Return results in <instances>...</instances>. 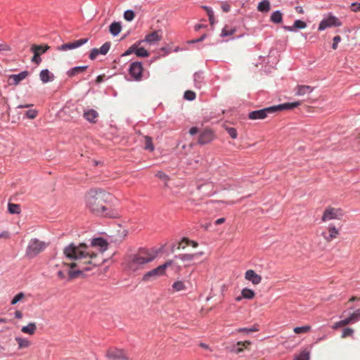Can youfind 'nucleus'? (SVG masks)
I'll return each instance as SVG.
<instances>
[{
  "mask_svg": "<svg viewBox=\"0 0 360 360\" xmlns=\"http://www.w3.org/2000/svg\"><path fill=\"white\" fill-rule=\"evenodd\" d=\"M250 344L251 342L250 341L238 342L233 351L236 354H239L243 351L244 348L250 345Z\"/></svg>",
  "mask_w": 360,
  "mask_h": 360,
  "instance_id": "5701e85b",
  "label": "nucleus"
},
{
  "mask_svg": "<svg viewBox=\"0 0 360 360\" xmlns=\"http://www.w3.org/2000/svg\"><path fill=\"white\" fill-rule=\"evenodd\" d=\"M25 115L29 119H34L37 115V111L36 110H28L26 111Z\"/></svg>",
  "mask_w": 360,
  "mask_h": 360,
  "instance_id": "79ce46f5",
  "label": "nucleus"
},
{
  "mask_svg": "<svg viewBox=\"0 0 360 360\" xmlns=\"http://www.w3.org/2000/svg\"><path fill=\"white\" fill-rule=\"evenodd\" d=\"M172 264V261H167L165 264L158 266L157 268L148 271L143 275L142 280L143 281H149L151 280L156 279L157 278L161 276H163L165 274L167 268L169 266Z\"/></svg>",
  "mask_w": 360,
  "mask_h": 360,
  "instance_id": "39448f33",
  "label": "nucleus"
},
{
  "mask_svg": "<svg viewBox=\"0 0 360 360\" xmlns=\"http://www.w3.org/2000/svg\"><path fill=\"white\" fill-rule=\"evenodd\" d=\"M108 243L102 238H94L89 245L79 243L78 245L71 243L63 250L66 260L64 269L58 272V276L69 280L76 278L84 271L92 270L103 263L102 254L108 249Z\"/></svg>",
  "mask_w": 360,
  "mask_h": 360,
  "instance_id": "f257e3e1",
  "label": "nucleus"
},
{
  "mask_svg": "<svg viewBox=\"0 0 360 360\" xmlns=\"http://www.w3.org/2000/svg\"><path fill=\"white\" fill-rule=\"evenodd\" d=\"M230 8H231V6L229 4L227 3H224L222 5H221V9L223 10V11L224 12H229L230 11Z\"/></svg>",
  "mask_w": 360,
  "mask_h": 360,
  "instance_id": "864d4df0",
  "label": "nucleus"
},
{
  "mask_svg": "<svg viewBox=\"0 0 360 360\" xmlns=\"http://www.w3.org/2000/svg\"><path fill=\"white\" fill-rule=\"evenodd\" d=\"M40 79L41 80L45 83V77H46V75H45V70H42L41 72H40Z\"/></svg>",
  "mask_w": 360,
  "mask_h": 360,
  "instance_id": "052dcab7",
  "label": "nucleus"
},
{
  "mask_svg": "<svg viewBox=\"0 0 360 360\" xmlns=\"http://www.w3.org/2000/svg\"><path fill=\"white\" fill-rule=\"evenodd\" d=\"M15 340L18 344L19 349L26 348L30 345V342L26 339L15 338Z\"/></svg>",
  "mask_w": 360,
  "mask_h": 360,
  "instance_id": "473e14b6",
  "label": "nucleus"
},
{
  "mask_svg": "<svg viewBox=\"0 0 360 360\" xmlns=\"http://www.w3.org/2000/svg\"><path fill=\"white\" fill-rule=\"evenodd\" d=\"M143 70V65L140 62L132 63L129 69V75L136 81H140L142 79Z\"/></svg>",
  "mask_w": 360,
  "mask_h": 360,
  "instance_id": "9d476101",
  "label": "nucleus"
},
{
  "mask_svg": "<svg viewBox=\"0 0 360 360\" xmlns=\"http://www.w3.org/2000/svg\"><path fill=\"white\" fill-rule=\"evenodd\" d=\"M186 290V286L184 281H176L172 285V292H180Z\"/></svg>",
  "mask_w": 360,
  "mask_h": 360,
  "instance_id": "4be33fe9",
  "label": "nucleus"
},
{
  "mask_svg": "<svg viewBox=\"0 0 360 360\" xmlns=\"http://www.w3.org/2000/svg\"><path fill=\"white\" fill-rule=\"evenodd\" d=\"M27 75H28V73L27 71H23V72H20L18 75H11L9 77V79H12L13 80L12 84L16 85V84H19L20 81L24 79L27 76Z\"/></svg>",
  "mask_w": 360,
  "mask_h": 360,
  "instance_id": "aec40b11",
  "label": "nucleus"
},
{
  "mask_svg": "<svg viewBox=\"0 0 360 360\" xmlns=\"http://www.w3.org/2000/svg\"><path fill=\"white\" fill-rule=\"evenodd\" d=\"M8 236H9L8 233L7 231H4V232L0 233V238H8Z\"/></svg>",
  "mask_w": 360,
  "mask_h": 360,
  "instance_id": "774afa93",
  "label": "nucleus"
},
{
  "mask_svg": "<svg viewBox=\"0 0 360 360\" xmlns=\"http://www.w3.org/2000/svg\"><path fill=\"white\" fill-rule=\"evenodd\" d=\"M343 212L341 209L328 207L325 209L321 219L323 221L340 219L343 217Z\"/></svg>",
  "mask_w": 360,
  "mask_h": 360,
  "instance_id": "0eeeda50",
  "label": "nucleus"
},
{
  "mask_svg": "<svg viewBox=\"0 0 360 360\" xmlns=\"http://www.w3.org/2000/svg\"><path fill=\"white\" fill-rule=\"evenodd\" d=\"M111 195L103 190H90L85 196L86 206L91 212L96 215H105L107 202Z\"/></svg>",
  "mask_w": 360,
  "mask_h": 360,
  "instance_id": "7ed1b4c3",
  "label": "nucleus"
},
{
  "mask_svg": "<svg viewBox=\"0 0 360 360\" xmlns=\"http://www.w3.org/2000/svg\"><path fill=\"white\" fill-rule=\"evenodd\" d=\"M226 131L228 132V134H229V136L232 139H236L237 138L238 134H237V131H236V129L235 128H233V127H226Z\"/></svg>",
  "mask_w": 360,
  "mask_h": 360,
  "instance_id": "58836bf2",
  "label": "nucleus"
},
{
  "mask_svg": "<svg viewBox=\"0 0 360 360\" xmlns=\"http://www.w3.org/2000/svg\"><path fill=\"white\" fill-rule=\"evenodd\" d=\"M191 245L193 248H197L198 244L195 241L190 240L188 238H184L179 244L178 249H184L186 246Z\"/></svg>",
  "mask_w": 360,
  "mask_h": 360,
  "instance_id": "b1692460",
  "label": "nucleus"
},
{
  "mask_svg": "<svg viewBox=\"0 0 360 360\" xmlns=\"http://www.w3.org/2000/svg\"><path fill=\"white\" fill-rule=\"evenodd\" d=\"M156 176H158V178L161 179H164V180H168L169 179V177L168 176L162 172H158L157 174H156Z\"/></svg>",
  "mask_w": 360,
  "mask_h": 360,
  "instance_id": "603ef678",
  "label": "nucleus"
},
{
  "mask_svg": "<svg viewBox=\"0 0 360 360\" xmlns=\"http://www.w3.org/2000/svg\"><path fill=\"white\" fill-rule=\"evenodd\" d=\"M258 11L261 12H268L270 10V3L268 1H261L257 6Z\"/></svg>",
  "mask_w": 360,
  "mask_h": 360,
  "instance_id": "c756f323",
  "label": "nucleus"
},
{
  "mask_svg": "<svg viewBox=\"0 0 360 360\" xmlns=\"http://www.w3.org/2000/svg\"><path fill=\"white\" fill-rule=\"evenodd\" d=\"M87 66H78L75 67L68 71L67 74L70 77H72L77 75L83 73L86 71Z\"/></svg>",
  "mask_w": 360,
  "mask_h": 360,
  "instance_id": "412c9836",
  "label": "nucleus"
},
{
  "mask_svg": "<svg viewBox=\"0 0 360 360\" xmlns=\"http://www.w3.org/2000/svg\"><path fill=\"white\" fill-rule=\"evenodd\" d=\"M136 49V44L131 46L125 52L123 53L122 56H129L132 53H135Z\"/></svg>",
  "mask_w": 360,
  "mask_h": 360,
  "instance_id": "de8ad7c7",
  "label": "nucleus"
},
{
  "mask_svg": "<svg viewBox=\"0 0 360 360\" xmlns=\"http://www.w3.org/2000/svg\"><path fill=\"white\" fill-rule=\"evenodd\" d=\"M122 26L120 22H114L110 25V32L113 36H117L121 31Z\"/></svg>",
  "mask_w": 360,
  "mask_h": 360,
  "instance_id": "393cba45",
  "label": "nucleus"
},
{
  "mask_svg": "<svg viewBox=\"0 0 360 360\" xmlns=\"http://www.w3.org/2000/svg\"><path fill=\"white\" fill-rule=\"evenodd\" d=\"M161 39V31H153L151 33L146 34L143 41L149 44H154L155 43L160 41Z\"/></svg>",
  "mask_w": 360,
  "mask_h": 360,
  "instance_id": "2eb2a0df",
  "label": "nucleus"
},
{
  "mask_svg": "<svg viewBox=\"0 0 360 360\" xmlns=\"http://www.w3.org/2000/svg\"><path fill=\"white\" fill-rule=\"evenodd\" d=\"M327 230L328 232V235L326 233H322V236L327 242L332 241L339 235V230L334 225H329Z\"/></svg>",
  "mask_w": 360,
  "mask_h": 360,
  "instance_id": "dca6fc26",
  "label": "nucleus"
},
{
  "mask_svg": "<svg viewBox=\"0 0 360 360\" xmlns=\"http://www.w3.org/2000/svg\"><path fill=\"white\" fill-rule=\"evenodd\" d=\"M309 358L307 352H302L296 358V360H309Z\"/></svg>",
  "mask_w": 360,
  "mask_h": 360,
  "instance_id": "09e8293b",
  "label": "nucleus"
},
{
  "mask_svg": "<svg viewBox=\"0 0 360 360\" xmlns=\"http://www.w3.org/2000/svg\"><path fill=\"white\" fill-rule=\"evenodd\" d=\"M25 297V295L23 292H19L11 300V304L14 305L19 301H20L23 297Z\"/></svg>",
  "mask_w": 360,
  "mask_h": 360,
  "instance_id": "ea45409f",
  "label": "nucleus"
},
{
  "mask_svg": "<svg viewBox=\"0 0 360 360\" xmlns=\"http://www.w3.org/2000/svg\"><path fill=\"white\" fill-rule=\"evenodd\" d=\"M98 117V112L94 109H89L84 112V117L90 122L95 123Z\"/></svg>",
  "mask_w": 360,
  "mask_h": 360,
  "instance_id": "a211bd4d",
  "label": "nucleus"
},
{
  "mask_svg": "<svg viewBox=\"0 0 360 360\" xmlns=\"http://www.w3.org/2000/svg\"><path fill=\"white\" fill-rule=\"evenodd\" d=\"M135 17L134 13L132 11H127L124 13V18L127 21L132 20Z\"/></svg>",
  "mask_w": 360,
  "mask_h": 360,
  "instance_id": "4c0bfd02",
  "label": "nucleus"
},
{
  "mask_svg": "<svg viewBox=\"0 0 360 360\" xmlns=\"http://www.w3.org/2000/svg\"><path fill=\"white\" fill-rule=\"evenodd\" d=\"M11 51V47L7 44H0V51Z\"/></svg>",
  "mask_w": 360,
  "mask_h": 360,
  "instance_id": "4d7b16f0",
  "label": "nucleus"
},
{
  "mask_svg": "<svg viewBox=\"0 0 360 360\" xmlns=\"http://www.w3.org/2000/svg\"><path fill=\"white\" fill-rule=\"evenodd\" d=\"M44 242H40L37 238L32 239L27 248L26 255L30 258L34 257L44 250Z\"/></svg>",
  "mask_w": 360,
  "mask_h": 360,
  "instance_id": "423d86ee",
  "label": "nucleus"
},
{
  "mask_svg": "<svg viewBox=\"0 0 360 360\" xmlns=\"http://www.w3.org/2000/svg\"><path fill=\"white\" fill-rule=\"evenodd\" d=\"M198 132V129L196 127H191L189 130L191 135H195Z\"/></svg>",
  "mask_w": 360,
  "mask_h": 360,
  "instance_id": "13d9d810",
  "label": "nucleus"
},
{
  "mask_svg": "<svg viewBox=\"0 0 360 360\" xmlns=\"http://www.w3.org/2000/svg\"><path fill=\"white\" fill-rule=\"evenodd\" d=\"M104 77H105V75H99L97 77L96 82L97 83H101L103 81Z\"/></svg>",
  "mask_w": 360,
  "mask_h": 360,
  "instance_id": "0e129e2a",
  "label": "nucleus"
},
{
  "mask_svg": "<svg viewBox=\"0 0 360 360\" xmlns=\"http://www.w3.org/2000/svg\"><path fill=\"white\" fill-rule=\"evenodd\" d=\"M8 212L11 214H20L21 212L20 205L9 202L8 205Z\"/></svg>",
  "mask_w": 360,
  "mask_h": 360,
  "instance_id": "c85d7f7f",
  "label": "nucleus"
},
{
  "mask_svg": "<svg viewBox=\"0 0 360 360\" xmlns=\"http://www.w3.org/2000/svg\"><path fill=\"white\" fill-rule=\"evenodd\" d=\"M202 8L206 11L207 15H211V13H213L211 8L206 6H202Z\"/></svg>",
  "mask_w": 360,
  "mask_h": 360,
  "instance_id": "6e6d98bb",
  "label": "nucleus"
},
{
  "mask_svg": "<svg viewBox=\"0 0 360 360\" xmlns=\"http://www.w3.org/2000/svg\"><path fill=\"white\" fill-rule=\"evenodd\" d=\"M87 41H88V39H78V40H76V41H74L72 42H68V43L61 45L58 48V50L66 51L68 50L74 49L78 48L80 46L86 44L87 42Z\"/></svg>",
  "mask_w": 360,
  "mask_h": 360,
  "instance_id": "ddd939ff",
  "label": "nucleus"
},
{
  "mask_svg": "<svg viewBox=\"0 0 360 360\" xmlns=\"http://www.w3.org/2000/svg\"><path fill=\"white\" fill-rule=\"evenodd\" d=\"M351 9L353 12L360 11V4L352 3L351 5Z\"/></svg>",
  "mask_w": 360,
  "mask_h": 360,
  "instance_id": "8fccbe9b",
  "label": "nucleus"
},
{
  "mask_svg": "<svg viewBox=\"0 0 360 360\" xmlns=\"http://www.w3.org/2000/svg\"><path fill=\"white\" fill-rule=\"evenodd\" d=\"M145 140V146L144 148L146 150L153 151L154 150V146L153 144L152 138L148 136H144Z\"/></svg>",
  "mask_w": 360,
  "mask_h": 360,
  "instance_id": "2f4dec72",
  "label": "nucleus"
},
{
  "mask_svg": "<svg viewBox=\"0 0 360 360\" xmlns=\"http://www.w3.org/2000/svg\"><path fill=\"white\" fill-rule=\"evenodd\" d=\"M341 41V37L339 35H337L333 37V44L332 48L334 50H336L338 49V43Z\"/></svg>",
  "mask_w": 360,
  "mask_h": 360,
  "instance_id": "c03bdc74",
  "label": "nucleus"
},
{
  "mask_svg": "<svg viewBox=\"0 0 360 360\" xmlns=\"http://www.w3.org/2000/svg\"><path fill=\"white\" fill-rule=\"evenodd\" d=\"M245 278L256 285L261 283L262 276L255 273L254 270L249 269L245 273Z\"/></svg>",
  "mask_w": 360,
  "mask_h": 360,
  "instance_id": "4468645a",
  "label": "nucleus"
},
{
  "mask_svg": "<svg viewBox=\"0 0 360 360\" xmlns=\"http://www.w3.org/2000/svg\"><path fill=\"white\" fill-rule=\"evenodd\" d=\"M342 25V22L338 18L330 14L321 21L319 30L322 31L332 27H340Z\"/></svg>",
  "mask_w": 360,
  "mask_h": 360,
  "instance_id": "6e6552de",
  "label": "nucleus"
},
{
  "mask_svg": "<svg viewBox=\"0 0 360 360\" xmlns=\"http://www.w3.org/2000/svg\"><path fill=\"white\" fill-rule=\"evenodd\" d=\"M224 221H225V218H223V217H222V218H219V219H217V220L215 221L214 224H215L216 225H219V224H223Z\"/></svg>",
  "mask_w": 360,
  "mask_h": 360,
  "instance_id": "680f3d73",
  "label": "nucleus"
},
{
  "mask_svg": "<svg viewBox=\"0 0 360 360\" xmlns=\"http://www.w3.org/2000/svg\"><path fill=\"white\" fill-rule=\"evenodd\" d=\"M36 330V326L34 323H30L26 326H23L21 329L22 332L28 334H33Z\"/></svg>",
  "mask_w": 360,
  "mask_h": 360,
  "instance_id": "7c9ffc66",
  "label": "nucleus"
},
{
  "mask_svg": "<svg viewBox=\"0 0 360 360\" xmlns=\"http://www.w3.org/2000/svg\"><path fill=\"white\" fill-rule=\"evenodd\" d=\"M209 20L211 25H213L214 23V13H211V15H208Z\"/></svg>",
  "mask_w": 360,
  "mask_h": 360,
  "instance_id": "338daca9",
  "label": "nucleus"
},
{
  "mask_svg": "<svg viewBox=\"0 0 360 360\" xmlns=\"http://www.w3.org/2000/svg\"><path fill=\"white\" fill-rule=\"evenodd\" d=\"M22 317V314L20 311L16 310L15 311V318L18 319H20Z\"/></svg>",
  "mask_w": 360,
  "mask_h": 360,
  "instance_id": "bf43d9fd",
  "label": "nucleus"
},
{
  "mask_svg": "<svg viewBox=\"0 0 360 360\" xmlns=\"http://www.w3.org/2000/svg\"><path fill=\"white\" fill-rule=\"evenodd\" d=\"M352 322H356L360 320V309L356 310L350 314Z\"/></svg>",
  "mask_w": 360,
  "mask_h": 360,
  "instance_id": "a19ab883",
  "label": "nucleus"
},
{
  "mask_svg": "<svg viewBox=\"0 0 360 360\" xmlns=\"http://www.w3.org/2000/svg\"><path fill=\"white\" fill-rule=\"evenodd\" d=\"M30 51L33 53L32 62L39 65L41 62V56L45 53V46L32 44Z\"/></svg>",
  "mask_w": 360,
  "mask_h": 360,
  "instance_id": "9b49d317",
  "label": "nucleus"
},
{
  "mask_svg": "<svg viewBox=\"0 0 360 360\" xmlns=\"http://www.w3.org/2000/svg\"><path fill=\"white\" fill-rule=\"evenodd\" d=\"M157 257L154 250L139 249L136 253L128 255L124 263V268L129 272H136L143 269Z\"/></svg>",
  "mask_w": 360,
  "mask_h": 360,
  "instance_id": "f03ea898",
  "label": "nucleus"
},
{
  "mask_svg": "<svg viewBox=\"0 0 360 360\" xmlns=\"http://www.w3.org/2000/svg\"><path fill=\"white\" fill-rule=\"evenodd\" d=\"M110 48V42L107 41L104 43L100 49H98L100 54L105 55Z\"/></svg>",
  "mask_w": 360,
  "mask_h": 360,
  "instance_id": "c9c22d12",
  "label": "nucleus"
},
{
  "mask_svg": "<svg viewBox=\"0 0 360 360\" xmlns=\"http://www.w3.org/2000/svg\"><path fill=\"white\" fill-rule=\"evenodd\" d=\"M300 104L301 102L300 101L285 103L277 105H273L269 108H265L258 110H254L249 112L248 118L250 120H264L267 117L268 114H272L278 111L292 109L298 107Z\"/></svg>",
  "mask_w": 360,
  "mask_h": 360,
  "instance_id": "20e7f679",
  "label": "nucleus"
},
{
  "mask_svg": "<svg viewBox=\"0 0 360 360\" xmlns=\"http://www.w3.org/2000/svg\"><path fill=\"white\" fill-rule=\"evenodd\" d=\"M353 333H354L353 329H352L350 328H346L342 331V338H345L347 337L351 336V335H352Z\"/></svg>",
  "mask_w": 360,
  "mask_h": 360,
  "instance_id": "37998d69",
  "label": "nucleus"
},
{
  "mask_svg": "<svg viewBox=\"0 0 360 360\" xmlns=\"http://www.w3.org/2000/svg\"><path fill=\"white\" fill-rule=\"evenodd\" d=\"M100 54L98 49H93L90 53L89 58L94 60Z\"/></svg>",
  "mask_w": 360,
  "mask_h": 360,
  "instance_id": "49530a36",
  "label": "nucleus"
},
{
  "mask_svg": "<svg viewBox=\"0 0 360 360\" xmlns=\"http://www.w3.org/2000/svg\"><path fill=\"white\" fill-rule=\"evenodd\" d=\"M351 323H353V322L352 321L350 316L349 317H347V319L340 321V323H342V326H345Z\"/></svg>",
  "mask_w": 360,
  "mask_h": 360,
  "instance_id": "3c124183",
  "label": "nucleus"
},
{
  "mask_svg": "<svg viewBox=\"0 0 360 360\" xmlns=\"http://www.w3.org/2000/svg\"><path fill=\"white\" fill-rule=\"evenodd\" d=\"M314 90L312 86L308 85H297L295 89V95L297 96H304L311 93Z\"/></svg>",
  "mask_w": 360,
  "mask_h": 360,
  "instance_id": "f3484780",
  "label": "nucleus"
},
{
  "mask_svg": "<svg viewBox=\"0 0 360 360\" xmlns=\"http://www.w3.org/2000/svg\"><path fill=\"white\" fill-rule=\"evenodd\" d=\"M271 20L274 23H281L283 20V14L279 11L274 12L271 15Z\"/></svg>",
  "mask_w": 360,
  "mask_h": 360,
  "instance_id": "cd10ccee",
  "label": "nucleus"
},
{
  "mask_svg": "<svg viewBox=\"0 0 360 360\" xmlns=\"http://www.w3.org/2000/svg\"><path fill=\"white\" fill-rule=\"evenodd\" d=\"M311 330V326H304L301 327H295L293 330L296 334L307 333Z\"/></svg>",
  "mask_w": 360,
  "mask_h": 360,
  "instance_id": "72a5a7b5",
  "label": "nucleus"
},
{
  "mask_svg": "<svg viewBox=\"0 0 360 360\" xmlns=\"http://www.w3.org/2000/svg\"><path fill=\"white\" fill-rule=\"evenodd\" d=\"M236 32L235 28H229V26L226 25L222 31L221 35L222 37L231 36Z\"/></svg>",
  "mask_w": 360,
  "mask_h": 360,
  "instance_id": "f704fd0d",
  "label": "nucleus"
},
{
  "mask_svg": "<svg viewBox=\"0 0 360 360\" xmlns=\"http://www.w3.org/2000/svg\"><path fill=\"white\" fill-rule=\"evenodd\" d=\"M241 295L243 298L251 300L255 297V292L252 290L245 288L242 290Z\"/></svg>",
  "mask_w": 360,
  "mask_h": 360,
  "instance_id": "bb28decb",
  "label": "nucleus"
},
{
  "mask_svg": "<svg viewBox=\"0 0 360 360\" xmlns=\"http://www.w3.org/2000/svg\"><path fill=\"white\" fill-rule=\"evenodd\" d=\"M53 79V75L50 73L48 70H46V83L49 81H52Z\"/></svg>",
  "mask_w": 360,
  "mask_h": 360,
  "instance_id": "5fc2aeb1",
  "label": "nucleus"
},
{
  "mask_svg": "<svg viewBox=\"0 0 360 360\" xmlns=\"http://www.w3.org/2000/svg\"><path fill=\"white\" fill-rule=\"evenodd\" d=\"M141 42L142 41H139L138 44H136L135 54L139 57H148L149 56L148 52L143 47H138Z\"/></svg>",
  "mask_w": 360,
  "mask_h": 360,
  "instance_id": "a878e982",
  "label": "nucleus"
},
{
  "mask_svg": "<svg viewBox=\"0 0 360 360\" xmlns=\"http://www.w3.org/2000/svg\"><path fill=\"white\" fill-rule=\"evenodd\" d=\"M194 257V255L191 254H182L179 255V258L183 261H191Z\"/></svg>",
  "mask_w": 360,
  "mask_h": 360,
  "instance_id": "a18cd8bd",
  "label": "nucleus"
},
{
  "mask_svg": "<svg viewBox=\"0 0 360 360\" xmlns=\"http://www.w3.org/2000/svg\"><path fill=\"white\" fill-rule=\"evenodd\" d=\"M215 139L214 131L210 129H205L202 131L199 135L198 143L200 145H205L210 143Z\"/></svg>",
  "mask_w": 360,
  "mask_h": 360,
  "instance_id": "f8f14e48",
  "label": "nucleus"
},
{
  "mask_svg": "<svg viewBox=\"0 0 360 360\" xmlns=\"http://www.w3.org/2000/svg\"><path fill=\"white\" fill-rule=\"evenodd\" d=\"M106 357L110 360H129L127 354L122 349L110 348L106 352Z\"/></svg>",
  "mask_w": 360,
  "mask_h": 360,
  "instance_id": "1a4fd4ad",
  "label": "nucleus"
},
{
  "mask_svg": "<svg viewBox=\"0 0 360 360\" xmlns=\"http://www.w3.org/2000/svg\"><path fill=\"white\" fill-rule=\"evenodd\" d=\"M184 97L188 101H193L195 98V94L192 91L188 90L184 93Z\"/></svg>",
  "mask_w": 360,
  "mask_h": 360,
  "instance_id": "e433bc0d",
  "label": "nucleus"
},
{
  "mask_svg": "<svg viewBox=\"0 0 360 360\" xmlns=\"http://www.w3.org/2000/svg\"><path fill=\"white\" fill-rule=\"evenodd\" d=\"M307 27L306 22L300 20H297L294 22L292 26H283V29L286 31L294 32L295 29H304Z\"/></svg>",
  "mask_w": 360,
  "mask_h": 360,
  "instance_id": "6ab92c4d",
  "label": "nucleus"
},
{
  "mask_svg": "<svg viewBox=\"0 0 360 360\" xmlns=\"http://www.w3.org/2000/svg\"><path fill=\"white\" fill-rule=\"evenodd\" d=\"M295 11H296L298 13H300V14H302V13H304V10H303L302 7V6H296V7H295Z\"/></svg>",
  "mask_w": 360,
  "mask_h": 360,
  "instance_id": "e2e57ef3",
  "label": "nucleus"
},
{
  "mask_svg": "<svg viewBox=\"0 0 360 360\" xmlns=\"http://www.w3.org/2000/svg\"><path fill=\"white\" fill-rule=\"evenodd\" d=\"M340 327H342V323H340V321H338V322H336L333 326V329H338Z\"/></svg>",
  "mask_w": 360,
  "mask_h": 360,
  "instance_id": "69168bd1",
  "label": "nucleus"
}]
</instances>
